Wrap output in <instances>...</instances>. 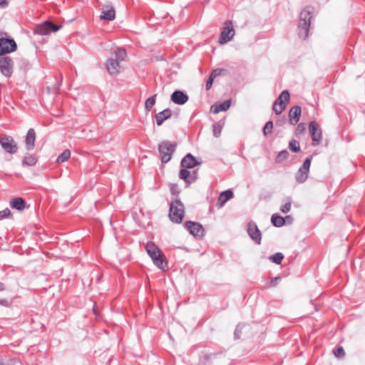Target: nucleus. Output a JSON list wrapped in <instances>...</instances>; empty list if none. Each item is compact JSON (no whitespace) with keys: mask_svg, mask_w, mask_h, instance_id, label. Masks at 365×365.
I'll return each instance as SVG.
<instances>
[{"mask_svg":"<svg viewBox=\"0 0 365 365\" xmlns=\"http://www.w3.org/2000/svg\"><path fill=\"white\" fill-rule=\"evenodd\" d=\"M126 51L125 49L119 48L111 53V56L108 58L106 68L111 75H117L120 73V63L123 61L126 57Z\"/></svg>","mask_w":365,"mask_h":365,"instance_id":"1","label":"nucleus"},{"mask_svg":"<svg viewBox=\"0 0 365 365\" xmlns=\"http://www.w3.org/2000/svg\"><path fill=\"white\" fill-rule=\"evenodd\" d=\"M145 249L153 263L158 268L165 270L168 267V264L162 251L152 242H148L145 246Z\"/></svg>","mask_w":365,"mask_h":365,"instance_id":"2","label":"nucleus"},{"mask_svg":"<svg viewBox=\"0 0 365 365\" xmlns=\"http://www.w3.org/2000/svg\"><path fill=\"white\" fill-rule=\"evenodd\" d=\"M176 148L177 143L168 140L163 141L158 145V151L163 163H166L171 160Z\"/></svg>","mask_w":365,"mask_h":365,"instance_id":"3","label":"nucleus"},{"mask_svg":"<svg viewBox=\"0 0 365 365\" xmlns=\"http://www.w3.org/2000/svg\"><path fill=\"white\" fill-rule=\"evenodd\" d=\"M184 206L178 199L170 203L169 216L173 222L181 223L184 217Z\"/></svg>","mask_w":365,"mask_h":365,"instance_id":"4","label":"nucleus"},{"mask_svg":"<svg viewBox=\"0 0 365 365\" xmlns=\"http://www.w3.org/2000/svg\"><path fill=\"white\" fill-rule=\"evenodd\" d=\"M61 28V25H56L50 21H46L38 24L34 29V33L39 35H48L51 32H56Z\"/></svg>","mask_w":365,"mask_h":365,"instance_id":"5","label":"nucleus"},{"mask_svg":"<svg viewBox=\"0 0 365 365\" xmlns=\"http://www.w3.org/2000/svg\"><path fill=\"white\" fill-rule=\"evenodd\" d=\"M311 162L312 156L305 159L302 166L298 169L295 175V179L297 182L303 183L308 178V175L311 166Z\"/></svg>","mask_w":365,"mask_h":365,"instance_id":"6","label":"nucleus"},{"mask_svg":"<svg viewBox=\"0 0 365 365\" xmlns=\"http://www.w3.org/2000/svg\"><path fill=\"white\" fill-rule=\"evenodd\" d=\"M0 145L2 148L8 153L15 154L18 150V146L13 138L10 135H3L0 137Z\"/></svg>","mask_w":365,"mask_h":365,"instance_id":"7","label":"nucleus"},{"mask_svg":"<svg viewBox=\"0 0 365 365\" xmlns=\"http://www.w3.org/2000/svg\"><path fill=\"white\" fill-rule=\"evenodd\" d=\"M17 49L15 41L11 38H0V56L14 52Z\"/></svg>","mask_w":365,"mask_h":365,"instance_id":"8","label":"nucleus"},{"mask_svg":"<svg viewBox=\"0 0 365 365\" xmlns=\"http://www.w3.org/2000/svg\"><path fill=\"white\" fill-rule=\"evenodd\" d=\"M235 30L231 21H226L225 26L221 32L219 42L220 44H224L231 41L235 36Z\"/></svg>","mask_w":365,"mask_h":365,"instance_id":"9","label":"nucleus"},{"mask_svg":"<svg viewBox=\"0 0 365 365\" xmlns=\"http://www.w3.org/2000/svg\"><path fill=\"white\" fill-rule=\"evenodd\" d=\"M13 61L9 56H0V71L6 77L11 76L13 73Z\"/></svg>","mask_w":365,"mask_h":365,"instance_id":"10","label":"nucleus"},{"mask_svg":"<svg viewBox=\"0 0 365 365\" xmlns=\"http://www.w3.org/2000/svg\"><path fill=\"white\" fill-rule=\"evenodd\" d=\"M185 227L190 233L196 238H202L204 236V228L199 222L187 221L185 224Z\"/></svg>","mask_w":365,"mask_h":365,"instance_id":"11","label":"nucleus"},{"mask_svg":"<svg viewBox=\"0 0 365 365\" xmlns=\"http://www.w3.org/2000/svg\"><path fill=\"white\" fill-rule=\"evenodd\" d=\"M309 133L312 139V145L316 146L322 141V130L315 121L309 123Z\"/></svg>","mask_w":365,"mask_h":365,"instance_id":"12","label":"nucleus"},{"mask_svg":"<svg viewBox=\"0 0 365 365\" xmlns=\"http://www.w3.org/2000/svg\"><path fill=\"white\" fill-rule=\"evenodd\" d=\"M247 233L250 238L257 245L261 244L262 234L257 225L254 222L247 224Z\"/></svg>","mask_w":365,"mask_h":365,"instance_id":"13","label":"nucleus"},{"mask_svg":"<svg viewBox=\"0 0 365 365\" xmlns=\"http://www.w3.org/2000/svg\"><path fill=\"white\" fill-rule=\"evenodd\" d=\"M171 101L178 105H183L188 101V96L181 91H175L171 95Z\"/></svg>","mask_w":365,"mask_h":365,"instance_id":"14","label":"nucleus"},{"mask_svg":"<svg viewBox=\"0 0 365 365\" xmlns=\"http://www.w3.org/2000/svg\"><path fill=\"white\" fill-rule=\"evenodd\" d=\"M301 113L302 110L300 106H294L292 107L289 112V123L292 125L297 124L299 120Z\"/></svg>","mask_w":365,"mask_h":365,"instance_id":"15","label":"nucleus"},{"mask_svg":"<svg viewBox=\"0 0 365 365\" xmlns=\"http://www.w3.org/2000/svg\"><path fill=\"white\" fill-rule=\"evenodd\" d=\"M36 133L34 129L30 128L26 134L25 143L27 150H33L35 146Z\"/></svg>","mask_w":365,"mask_h":365,"instance_id":"16","label":"nucleus"},{"mask_svg":"<svg viewBox=\"0 0 365 365\" xmlns=\"http://www.w3.org/2000/svg\"><path fill=\"white\" fill-rule=\"evenodd\" d=\"M172 116V110L170 108H166L155 115L156 124L161 125L163 122Z\"/></svg>","mask_w":365,"mask_h":365,"instance_id":"17","label":"nucleus"},{"mask_svg":"<svg viewBox=\"0 0 365 365\" xmlns=\"http://www.w3.org/2000/svg\"><path fill=\"white\" fill-rule=\"evenodd\" d=\"M232 197L233 192L230 190L222 192L218 197L217 206L222 207L229 200L232 198Z\"/></svg>","mask_w":365,"mask_h":365,"instance_id":"18","label":"nucleus"},{"mask_svg":"<svg viewBox=\"0 0 365 365\" xmlns=\"http://www.w3.org/2000/svg\"><path fill=\"white\" fill-rule=\"evenodd\" d=\"M312 12L313 9L312 7H305L300 13L299 23L306 22L308 25H310Z\"/></svg>","mask_w":365,"mask_h":365,"instance_id":"19","label":"nucleus"},{"mask_svg":"<svg viewBox=\"0 0 365 365\" xmlns=\"http://www.w3.org/2000/svg\"><path fill=\"white\" fill-rule=\"evenodd\" d=\"M197 165L196 159L190 154H187L181 160V165L185 168H192Z\"/></svg>","mask_w":365,"mask_h":365,"instance_id":"20","label":"nucleus"},{"mask_svg":"<svg viewBox=\"0 0 365 365\" xmlns=\"http://www.w3.org/2000/svg\"><path fill=\"white\" fill-rule=\"evenodd\" d=\"M10 206L14 209L21 211L26 207V202L21 197H16L10 201Z\"/></svg>","mask_w":365,"mask_h":365,"instance_id":"21","label":"nucleus"},{"mask_svg":"<svg viewBox=\"0 0 365 365\" xmlns=\"http://www.w3.org/2000/svg\"><path fill=\"white\" fill-rule=\"evenodd\" d=\"M101 19L113 21L115 18V11L113 7L108 6V9L103 10L100 16Z\"/></svg>","mask_w":365,"mask_h":365,"instance_id":"22","label":"nucleus"},{"mask_svg":"<svg viewBox=\"0 0 365 365\" xmlns=\"http://www.w3.org/2000/svg\"><path fill=\"white\" fill-rule=\"evenodd\" d=\"M230 101H226L219 104L212 106L211 109L214 113H218L221 111L227 110L230 106Z\"/></svg>","mask_w":365,"mask_h":365,"instance_id":"23","label":"nucleus"},{"mask_svg":"<svg viewBox=\"0 0 365 365\" xmlns=\"http://www.w3.org/2000/svg\"><path fill=\"white\" fill-rule=\"evenodd\" d=\"M309 26L306 22L299 23L298 34L301 38L305 39L308 36Z\"/></svg>","mask_w":365,"mask_h":365,"instance_id":"24","label":"nucleus"},{"mask_svg":"<svg viewBox=\"0 0 365 365\" xmlns=\"http://www.w3.org/2000/svg\"><path fill=\"white\" fill-rule=\"evenodd\" d=\"M37 162V158L34 155L29 154L24 156L22 160L23 166H34Z\"/></svg>","mask_w":365,"mask_h":365,"instance_id":"25","label":"nucleus"},{"mask_svg":"<svg viewBox=\"0 0 365 365\" xmlns=\"http://www.w3.org/2000/svg\"><path fill=\"white\" fill-rule=\"evenodd\" d=\"M290 98L289 93L287 90L283 91L278 98L275 101L279 103V104L287 106V103L289 102Z\"/></svg>","mask_w":365,"mask_h":365,"instance_id":"26","label":"nucleus"},{"mask_svg":"<svg viewBox=\"0 0 365 365\" xmlns=\"http://www.w3.org/2000/svg\"><path fill=\"white\" fill-rule=\"evenodd\" d=\"M179 177L180 179L184 180L187 183H191L195 181L194 177H190V173L186 169L180 170L179 173Z\"/></svg>","mask_w":365,"mask_h":365,"instance_id":"27","label":"nucleus"},{"mask_svg":"<svg viewBox=\"0 0 365 365\" xmlns=\"http://www.w3.org/2000/svg\"><path fill=\"white\" fill-rule=\"evenodd\" d=\"M271 222L274 226L277 227H282L285 222L284 217L277 214H274L272 216Z\"/></svg>","mask_w":365,"mask_h":365,"instance_id":"28","label":"nucleus"},{"mask_svg":"<svg viewBox=\"0 0 365 365\" xmlns=\"http://www.w3.org/2000/svg\"><path fill=\"white\" fill-rule=\"evenodd\" d=\"M157 94H154L151 97L146 99L145 102V109L146 111H150L154 106L156 102Z\"/></svg>","mask_w":365,"mask_h":365,"instance_id":"29","label":"nucleus"},{"mask_svg":"<svg viewBox=\"0 0 365 365\" xmlns=\"http://www.w3.org/2000/svg\"><path fill=\"white\" fill-rule=\"evenodd\" d=\"M71 156V152L69 150L66 149L63 150V152L57 158L56 163H62L68 160Z\"/></svg>","mask_w":365,"mask_h":365,"instance_id":"30","label":"nucleus"},{"mask_svg":"<svg viewBox=\"0 0 365 365\" xmlns=\"http://www.w3.org/2000/svg\"><path fill=\"white\" fill-rule=\"evenodd\" d=\"M289 148L294 153H297L300 150L299 143L297 140L292 139L289 143Z\"/></svg>","mask_w":365,"mask_h":365,"instance_id":"31","label":"nucleus"},{"mask_svg":"<svg viewBox=\"0 0 365 365\" xmlns=\"http://www.w3.org/2000/svg\"><path fill=\"white\" fill-rule=\"evenodd\" d=\"M289 155V154L287 150H282L278 153L277 156L276 157L275 161L276 163H282L286 159H287Z\"/></svg>","mask_w":365,"mask_h":365,"instance_id":"32","label":"nucleus"},{"mask_svg":"<svg viewBox=\"0 0 365 365\" xmlns=\"http://www.w3.org/2000/svg\"><path fill=\"white\" fill-rule=\"evenodd\" d=\"M284 258V255L281 252H277L270 257V259L277 264H280Z\"/></svg>","mask_w":365,"mask_h":365,"instance_id":"33","label":"nucleus"},{"mask_svg":"<svg viewBox=\"0 0 365 365\" xmlns=\"http://www.w3.org/2000/svg\"><path fill=\"white\" fill-rule=\"evenodd\" d=\"M286 108V106L281 104H279L278 102L274 101L273 104V110L277 115H279L283 112V110Z\"/></svg>","mask_w":365,"mask_h":365,"instance_id":"34","label":"nucleus"},{"mask_svg":"<svg viewBox=\"0 0 365 365\" xmlns=\"http://www.w3.org/2000/svg\"><path fill=\"white\" fill-rule=\"evenodd\" d=\"M273 129V123L272 121L269 120L266 123L263 128V134L267 136V135L270 134L272 132Z\"/></svg>","mask_w":365,"mask_h":365,"instance_id":"35","label":"nucleus"},{"mask_svg":"<svg viewBox=\"0 0 365 365\" xmlns=\"http://www.w3.org/2000/svg\"><path fill=\"white\" fill-rule=\"evenodd\" d=\"M291 204H292V201L289 198L287 202L284 205L281 206V207H280L281 212H282L283 213L289 212L291 209Z\"/></svg>","mask_w":365,"mask_h":365,"instance_id":"36","label":"nucleus"},{"mask_svg":"<svg viewBox=\"0 0 365 365\" xmlns=\"http://www.w3.org/2000/svg\"><path fill=\"white\" fill-rule=\"evenodd\" d=\"M305 130H306L305 124L299 123V124H298V125L295 130L294 134L296 136H299L301 134H302L305 131Z\"/></svg>","mask_w":365,"mask_h":365,"instance_id":"37","label":"nucleus"},{"mask_svg":"<svg viewBox=\"0 0 365 365\" xmlns=\"http://www.w3.org/2000/svg\"><path fill=\"white\" fill-rule=\"evenodd\" d=\"M334 354L337 358H343L345 355L344 348L342 346L337 347V349L334 350Z\"/></svg>","mask_w":365,"mask_h":365,"instance_id":"38","label":"nucleus"},{"mask_svg":"<svg viewBox=\"0 0 365 365\" xmlns=\"http://www.w3.org/2000/svg\"><path fill=\"white\" fill-rule=\"evenodd\" d=\"M170 190L172 195H173L176 197L180 194V190L178 187V185L177 184H170Z\"/></svg>","mask_w":365,"mask_h":365,"instance_id":"39","label":"nucleus"},{"mask_svg":"<svg viewBox=\"0 0 365 365\" xmlns=\"http://www.w3.org/2000/svg\"><path fill=\"white\" fill-rule=\"evenodd\" d=\"M11 215V211L9 208L0 211V220L8 217Z\"/></svg>","mask_w":365,"mask_h":365,"instance_id":"40","label":"nucleus"},{"mask_svg":"<svg viewBox=\"0 0 365 365\" xmlns=\"http://www.w3.org/2000/svg\"><path fill=\"white\" fill-rule=\"evenodd\" d=\"M225 71V70L222 69V68L215 69L212 71L210 76L212 78H215V77L220 76L222 73V72H224Z\"/></svg>","mask_w":365,"mask_h":365,"instance_id":"41","label":"nucleus"},{"mask_svg":"<svg viewBox=\"0 0 365 365\" xmlns=\"http://www.w3.org/2000/svg\"><path fill=\"white\" fill-rule=\"evenodd\" d=\"M222 131V128L220 125L215 124L213 125V133L215 137H219Z\"/></svg>","mask_w":365,"mask_h":365,"instance_id":"42","label":"nucleus"},{"mask_svg":"<svg viewBox=\"0 0 365 365\" xmlns=\"http://www.w3.org/2000/svg\"><path fill=\"white\" fill-rule=\"evenodd\" d=\"M213 80L214 78H212L210 76L209 77V78L207 79V83H206V89L207 90H210L212 86V83H213Z\"/></svg>","mask_w":365,"mask_h":365,"instance_id":"43","label":"nucleus"},{"mask_svg":"<svg viewBox=\"0 0 365 365\" xmlns=\"http://www.w3.org/2000/svg\"><path fill=\"white\" fill-rule=\"evenodd\" d=\"M8 0H0V6L2 8L6 7L8 5Z\"/></svg>","mask_w":365,"mask_h":365,"instance_id":"44","label":"nucleus"},{"mask_svg":"<svg viewBox=\"0 0 365 365\" xmlns=\"http://www.w3.org/2000/svg\"><path fill=\"white\" fill-rule=\"evenodd\" d=\"M241 332V330H240V328L239 327H237L235 329V335L236 336V338H239L240 336H239V334Z\"/></svg>","mask_w":365,"mask_h":365,"instance_id":"45","label":"nucleus"},{"mask_svg":"<svg viewBox=\"0 0 365 365\" xmlns=\"http://www.w3.org/2000/svg\"><path fill=\"white\" fill-rule=\"evenodd\" d=\"M279 279V277H275L274 279H272V282H271V283H272V286H275V285H276V284H275V281H277V279Z\"/></svg>","mask_w":365,"mask_h":365,"instance_id":"46","label":"nucleus"},{"mask_svg":"<svg viewBox=\"0 0 365 365\" xmlns=\"http://www.w3.org/2000/svg\"><path fill=\"white\" fill-rule=\"evenodd\" d=\"M4 289V284L2 282H0V291Z\"/></svg>","mask_w":365,"mask_h":365,"instance_id":"47","label":"nucleus"}]
</instances>
